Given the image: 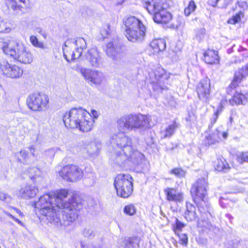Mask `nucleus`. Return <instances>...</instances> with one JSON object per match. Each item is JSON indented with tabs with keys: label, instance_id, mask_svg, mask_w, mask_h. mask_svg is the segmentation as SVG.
<instances>
[{
	"label": "nucleus",
	"instance_id": "obj_57",
	"mask_svg": "<svg viewBox=\"0 0 248 248\" xmlns=\"http://www.w3.org/2000/svg\"><path fill=\"white\" fill-rule=\"evenodd\" d=\"M13 209L20 216H23V213L17 208H16L15 207H13Z\"/></svg>",
	"mask_w": 248,
	"mask_h": 248
},
{
	"label": "nucleus",
	"instance_id": "obj_56",
	"mask_svg": "<svg viewBox=\"0 0 248 248\" xmlns=\"http://www.w3.org/2000/svg\"><path fill=\"white\" fill-rule=\"evenodd\" d=\"M93 248H108L107 245H104V244H102L100 245H98L95 247L94 246H93Z\"/></svg>",
	"mask_w": 248,
	"mask_h": 248
},
{
	"label": "nucleus",
	"instance_id": "obj_21",
	"mask_svg": "<svg viewBox=\"0 0 248 248\" xmlns=\"http://www.w3.org/2000/svg\"><path fill=\"white\" fill-rule=\"evenodd\" d=\"M200 213L203 216L201 217V219L205 220V216L207 217V215L209 213L208 211L207 212L206 215L203 211L202 212H200ZM185 217L187 221L197 220L198 225H200V218H198L196 213V207L190 202H187L186 203V211L185 212Z\"/></svg>",
	"mask_w": 248,
	"mask_h": 248
},
{
	"label": "nucleus",
	"instance_id": "obj_1",
	"mask_svg": "<svg viewBox=\"0 0 248 248\" xmlns=\"http://www.w3.org/2000/svg\"><path fill=\"white\" fill-rule=\"evenodd\" d=\"M150 116L140 113L125 115L117 120L116 127L119 132L111 136L108 145L116 163L122 165L130 161L139 165L144 160V155L137 149L136 141L125 134L150 128Z\"/></svg>",
	"mask_w": 248,
	"mask_h": 248
},
{
	"label": "nucleus",
	"instance_id": "obj_37",
	"mask_svg": "<svg viewBox=\"0 0 248 248\" xmlns=\"http://www.w3.org/2000/svg\"><path fill=\"white\" fill-rule=\"evenodd\" d=\"M124 212L127 215L132 216L135 214L136 209L133 205L128 204L124 207Z\"/></svg>",
	"mask_w": 248,
	"mask_h": 248
},
{
	"label": "nucleus",
	"instance_id": "obj_5",
	"mask_svg": "<svg viewBox=\"0 0 248 248\" xmlns=\"http://www.w3.org/2000/svg\"><path fill=\"white\" fill-rule=\"evenodd\" d=\"M68 196L64 199L63 201L58 204V208L63 209L62 211V225L67 226L70 223L75 221L78 217V211L81 208L80 203L78 202L75 200V196L68 192Z\"/></svg>",
	"mask_w": 248,
	"mask_h": 248
},
{
	"label": "nucleus",
	"instance_id": "obj_25",
	"mask_svg": "<svg viewBox=\"0 0 248 248\" xmlns=\"http://www.w3.org/2000/svg\"><path fill=\"white\" fill-rule=\"evenodd\" d=\"M248 98V93H242L241 92H236L229 102L232 106L234 105H244L247 102Z\"/></svg>",
	"mask_w": 248,
	"mask_h": 248
},
{
	"label": "nucleus",
	"instance_id": "obj_2",
	"mask_svg": "<svg viewBox=\"0 0 248 248\" xmlns=\"http://www.w3.org/2000/svg\"><path fill=\"white\" fill-rule=\"evenodd\" d=\"M68 191L62 189L56 192L54 196L49 194H45L40 197L38 201L34 203L35 212L41 217L42 219L56 226L62 224L57 210L58 204L68 196Z\"/></svg>",
	"mask_w": 248,
	"mask_h": 248
},
{
	"label": "nucleus",
	"instance_id": "obj_11",
	"mask_svg": "<svg viewBox=\"0 0 248 248\" xmlns=\"http://www.w3.org/2000/svg\"><path fill=\"white\" fill-rule=\"evenodd\" d=\"M27 104L28 108L34 111L45 110L49 102L48 97L43 93H35L31 94L27 98Z\"/></svg>",
	"mask_w": 248,
	"mask_h": 248
},
{
	"label": "nucleus",
	"instance_id": "obj_44",
	"mask_svg": "<svg viewBox=\"0 0 248 248\" xmlns=\"http://www.w3.org/2000/svg\"><path fill=\"white\" fill-rule=\"evenodd\" d=\"M10 29L7 26L6 23L0 18V32H8Z\"/></svg>",
	"mask_w": 248,
	"mask_h": 248
},
{
	"label": "nucleus",
	"instance_id": "obj_63",
	"mask_svg": "<svg viewBox=\"0 0 248 248\" xmlns=\"http://www.w3.org/2000/svg\"><path fill=\"white\" fill-rule=\"evenodd\" d=\"M196 38H197V39H198V38H199V35H198V33L196 34ZM201 38V37L199 36V39H200Z\"/></svg>",
	"mask_w": 248,
	"mask_h": 248
},
{
	"label": "nucleus",
	"instance_id": "obj_53",
	"mask_svg": "<svg viewBox=\"0 0 248 248\" xmlns=\"http://www.w3.org/2000/svg\"><path fill=\"white\" fill-rule=\"evenodd\" d=\"M80 245L81 248H93V246L88 248L86 243L83 241H80Z\"/></svg>",
	"mask_w": 248,
	"mask_h": 248
},
{
	"label": "nucleus",
	"instance_id": "obj_6",
	"mask_svg": "<svg viewBox=\"0 0 248 248\" xmlns=\"http://www.w3.org/2000/svg\"><path fill=\"white\" fill-rule=\"evenodd\" d=\"M125 27V35L132 42H142L145 38L146 28L142 23L135 16H130L124 20Z\"/></svg>",
	"mask_w": 248,
	"mask_h": 248
},
{
	"label": "nucleus",
	"instance_id": "obj_19",
	"mask_svg": "<svg viewBox=\"0 0 248 248\" xmlns=\"http://www.w3.org/2000/svg\"><path fill=\"white\" fill-rule=\"evenodd\" d=\"M86 59L92 67L100 68L103 66V60L100 53L95 48L90 49L87 51Z\"/></svg>",
	"mask_w": 248,
	"mask_h": 248
},
{
	"label": "nucleus",
	"instance_id": "obj_42",
	"mask_svg": "<svg viewBox=\"0 0 248 248\" xmlns=\"http://www.w3.org/2000/svg\"><path fill=\"white\" fill-rule=\"evenodd\" d=\"M179 237L180 243L183 245L186 246L188 242V237L186 234L178 233H176Z\"/></svg>",
	"mask_w": 248,
	"mask_h": 248
},
{
	"label": "nucleus",
	"instance_id": "obj_14",
	"mask_svg": "<svg viewBox=\"0 0 248 248\" xmlns=\"http://www.w3.org/2000/svg\"><path fill=\"white\" fill-rule=\"evenodd\" d=\"M149 76L155 90H162L166 89L164 83L168 79L169 76L163 68L161 67H157L149 74Z\"/></svg>",
	"mask_w": 248,
	"mask_h": 248
},
{
	"label": "nucleus",
	"instance_id": "obj_15",
	"mask_svg": "<svg viewBox=\"0 0 248 248\" xmlns=\"http://www.w3.org/2000/svg\"><path fill=\"white\" fill-rule=\"evenodd\" d=\"M79 73L88 82L96 86L101 85L105 80L103 74L96 70L81 68L79 69Z\"/></svg>",
	"mask_w": 248,
	"mask_h": 248
},
{
	"label": "nucleus",
	"instance_id": "obj_50",
	"mask_svg": "<svg viewBox=\"0 0 248 248\" xmlns=\"http://www.w3.org/2000/svg\"><path fill=\"white\" fill-rule=\"evenodd\" d=\"M206 140H207V143L208 145H212V144H214V143H210L213 140V136H212V135H210L209 136L206 137Z\"/></svg>",
	"mask_w": 248,
	"mask_h": 248
},
{
	"label": "nucleus",
	"instance_id": "obj_64",
	"mask_svg": "<svg viewBox=\"0 0 248 248\" xmlns=\"http://www.w3.org/2000/svg\"><path fill=\"white\" fill-rule=\"evenodd\" d=\"M232 121V117H230V122L231 123Z\"/></svg>",
	"mask_w": 248,
	"mask_h": 248
},
{
	"label": "nucleus",
	"instance_id": "obj_40",
	"mask_svg": "<svg viewBox=\"0 0 248 248\" xmlns=\"http://www.w3.org/2000/svg\"><path fill=\"white\" fill-rule=\"evenodd\" d=\"M170 173L174 175L177 177H182L185 175V172L181 168L172 169L170 171Z\"/></svg>",
	"mask_w": 248,
	"mask_h": 248
},
{
	"label": "nucleus",
	"instance_id": "obj_18",
	"mask_svg": "<svg viewBox=\"0 0 248 248\" xmlns=\"http://www.w3.org/2000/svg\"><path fill=\"white\" fill-rule=\"evenodd\" d=\"M197 91L199 99L207 102L210 96V80L206 78L201 80L197 87Z\"/></svg>",
	"mask_w": 248,
	"mask_h": 248
},
{
	"label": "nucleus",
	"instance_id": "obj_28",
	"mask_svg": "<svg viewBox=\"0 0 248 248\" xmlns=\"http://www.w3.org/2000/svg\"><path fill=\"white\" fill-rule=\"evenodd\" d=\"M101 147L100 142L93 141L86 146V149L89 156L93 157L98 155Z\"/></svg>",
	"mask_w": 248,
	"mask_h": 248
},
{
	"label": "nucleus",
	"instance_id": "obj_13",
	"mask_svg": "<svg viewBox=\"0 0 248 248\" xmlns=\"http://www.w3.org/2000/svg\"><path fill=\"white\" fill-rule=\"evenodd\" d=\"M106 52L107 55L116 63L124 62L126 59V52L121 48L116 41L107 44Z\"/></svg>",
	"mask_w": 248,
	"mask_h": 248
},
{
	"label": "nucleus",
	"instance_id": "obj_47",
	"mask_svg": "<svg viewBox=\"0 0 248 248\" xmlns=\"http://www.w3.org/2000/svg\"><path fill=\"white\" fill-rule=\"evenodd\" d=\"M35 32L41 34L45 39L46 38L47 34L46 32V31L44 30H43L41 28H40V27L36 28L35 29Z\"/></svg>",
	"mask_w": 248,
	"mask_h": 248
},
{
	"label": "nucleus",
	"instance_id": "obj_55",
	"mask_svg": "<svg viewBox=\"0 0 248 248\" xmlns=\"http://www.w3.org/2000/svg\"><path fill=\"white\" fill-rule=\"evenodd\" d=\"M106 26V28H105V31L106 32V35H108L109 34L110 26L109 25L107 24Z\"/></svg>",
	"mask_w": 248,
	"mask_h": 248
},
{
	"label": "nucleus",
	"instance_id": "obj_30",
	"mask_svg": "<svg viewBox=\"0 0 248 248\" xmlns=\"http://www.w3.org/2000/svg\"><path fill=\"white\" fill-rule=\"evenodd\" d=\"M215 168L216 170L218 171H223L224 172H226L228 170L230 167L228 164L225 161L224 162L221 160H217Z\"/></svg>",
	"mask_w": 248,
	"mask_h": 248
},
{
	"label": "nucleus",
	"instance_id": "obj_45",
	"mask_svg": "<svg viewBox=\"0 0 248 248\" xmlns=\"http://www.w3.org/2000/svg\"><path fill=\"white\" fill-rule=\"evenodd\" d=\"M0 200L6 202H9L11 201V197L8 194L0 191Z\"/></svg>",
	"mask_w": 248,
	"mask_h": 248
},
{
	"label": "nucleus",
	"instance_id": "obj_33",
	"mask_svg": "<svg viewBox=\"0 0 248 248\" xmlns=\"http://www.w3.org/2000/svg\"><path fill=\"white\" fill-rule=\"evenodd\" d=\"M26 172L31 179H33L35 178L36 176H39L40 171L37 168L32 167L27 170Z\"/></svg>",
	"mask_w": 248,
	"mask_h": 248
},
{
	"label": "nucleus",
	"instance_id": "obj_9",
	"mask_svg": "<svg viewBox=\"0 0 248 248\" xmlns=\"http://www.w3.org/2000/svg\"><path fill=\"white\" fill-rule=\"evenodd\" d=\"M86 47V42L83 38H78L75 41L68 40L62 48L63 57L68 62L78 59Z\"/></svg>",
	"mask_w": 248,
	"mask_h": 248
},
{
	"label": "nucleus",
	"instance_id": "obj_58",
	"mask_svg": "<svg viewBox=\"0 0 248 248\" xmlns=\"http://www.w3.org/2000/svg\"><path fill=\"white\" fill-rule=\"evenodd\" d=\"M86 170H88L90 171L92 177L93 178L94 177V174L92 171V169L90 167L86 168Z\"/></svg>",
	"mask_w": 248,
	"mask_h": 248
},
{
	"label": "nucleus",
	"instance_id": "obj_7",
	"mask_svg": "<svg viewBox=\"0 0 248 248\" xmlns=\"http://www.w3.org/2000/svg\"><path fill=\"white\" fill-rule=\"evenodd\" d=\"M143 6L149 13L154 15V21L157 23L166 24L172 19L163 0H149L144 2Z\"/></svg>",
	"mask_w": 248,
	"mask_h": 248
},
{
	"label": "nucleus",
	"instance_id": "obj_54",
	"mask_svg": "<svg viewBox=\"0 0 248 248\" xmlns=\"http://www.w3.org/2000/svg\"><path fill=\"white\" fill-rule=\"evenodd\" d=\"M193 12L192 11H190V9H189L187 7L184 10L185 15L186 16H188L191 13Z\"/></svg>",
	"mask_w": 248,
	"mask_h": 248
},
{
	"label": "nucleus",
	"instance_id": "obj_48",
	"mask_svg": "<svg viewBox=\"0 0 248 248\" xmlns=\"http://www.w3.org/2000/svg\"><path fill=\"white\" fill-rule=\"evenodd\" d=\"M187 7L190 9V11L194 12L196 8V5L193 0H191Z\"/></svg>",
	"mask_w": 248,
	"mask_h": 248
},
{
	"label": "nucleus",
	"instance_id": "obj_12",
	"mask_svg": "<svg viewBox=\"0 0 248 248\" xmlns=\"http://www.w3.org/2000/svg\"><path fill=\"white\" fill-rule=\"evenodd\" d=\"M62 178L69 182H76L82 179L84 176L82 170L75 165H68L63 167L59 171Z\"/></svg>",
	"mask_w": 248,
	"mask_h": 248
},
{
	"label": "nucleus",
	"instance_id": "obj_26",
	"mask_svg": "<svg viewBox=\"0 0 248 248\" xmlns=\"http://www.w3.org/2000/svg\"><path fill=\"white\" fill-rule=\"evenodd\" d=\"M138 245L136 240L132 238H121L118 240L119 248H137Z\"/></svg>",
	"mask_w": 248,
	"mask_h": 248
},
{
	"label": "nucleus",
	"instance_id": "obj_10",
	"mask_svg": "<svg viewBox=\"0 0 248 248\" xmlns=\"http://www.w3.org/2000/svg\"><path fill=\"white\" fill-rule=\"evenodd\" d=\"M133 178L129 174H119L115 178L114 186L118 196L127 198L133 192Z\"/></svg>",
	"mask_w": 248,
	"mask_h": 248
},
{
	"label": "nucleus",
	"instance_id": "obj_35",
	"mask_svg": "<svg viewBox=\"0 0 248 248\" xmlns=\"http://www.w3.org/2000/svg\"><path fill=\"white\" fill-rule=\"evenodd\" d=\"M59 150L58 148H51L48 149L44 151L43 155L46 158H52L54 156L57 151Z\"/></svg>",
	"mask_w": 248,
	"mask_h": 248
},
{
	"label": "nucleus",
	"instance_id": "obj_8",
	"mask_svg": "<svg viewBox=\"0 0 248 248\" xmlns=\"http://www.w3.org/2000/svg\"><path fill=\"white\" fill-rule=\"evenodd\" d=\"M208 186L206 180L202 178L198 179L193 184L191 189L193 200L199 208V211L202 212L203 209L206 215L208 212V206L206 202Z\"/></svg>",
	"mask_w": 248,
	"mask_h": 248
},
{
	"label": "nucleus",
	"instance_id": "obj_27",
	"mask_svg": "<svg viewBox=\"0 0 248 248\" xmlns=\"http://www.w3.org/2000/svg\"><path fill=\"white\" fill-rule=\"evenodd\" d=\"M203 60L210 64H215L218 62V56L217 51L213 50H208L204 53Z\"/></svg>",
	"mask_w": 248,
	"mask_h": 248
},
{
	"label": "nucleus",
	"instance_id": "obj_4",
	"mask_svg": "<svg viewBox=\"0 0 248 248\" xmlns=\"http://www.w3.org/2000/svg\"><path fill=\"white\" fill-rule=\"evenodd\" d=\"M0 48L5 54L20 63L27 64L33 61L32 54L23 43L0 38Z\"/></svg>",
	"mask_w": 248,
	"mask_h": 248
},
{
	"label": "nucleus",
	"instance_id": "obj_31",
	"mask_svg": "<svg viewBox=\"0 0 248 248\" xmlns=\"http://www.w3.org/2000/svg\"><path fill=\"white\" fill-rule=\"evenodd\" d=\"M31 44L35 47L45 49L46 48V46L42 42H39L37 38L34 35H31L30 38Z\"/></svg>",
	"mask_w": 248,
	"mask_h": 248
},
{
	"label": "nucleus",
	"instance_id": "obj_24",
	"mask_svg": "<svg viewBox=\"0 0 248 248\" xmlns=\"http://www.w3.org/2000/svg\"><path fill=\"white\" fill-rule=\"evenodd\" d=\"M179 127V124L174 121L172 124L168 125L166 127L162 128L160 131L161 139L170 138L175 132L176 130Z\"/></svg>",
	"mask_w": 248,
	"mask_h": 248
},
{
	"label": "nucleus",
	"instance_id": "obj_61",
	"mask_svg": "<svg viewBox=\"0 0 248 248\" xmlns=\"http://www.w3.org/2000/svg\"><path fill=\"white\" fill-rule=\"evenodd\" d=\"M200 33L202 35H204L205 33V30L203 29H201L200 31Z\"/></svg>",
	"mask_w": 248,
	"mask_h": 248
},
{
	"label": "nucleus",
	"instance_id": "obj_62",
	"mask_svg": "<svg viewBox=\"0 0 248 248\" xmlns=\"http://www.w3.org/2000/svg\"><path fill=\"white\" fill-rule=\"evenodd\" d=\"M124 0H122V1L121 2H118V3H117V5H121V4H123V3L124 1Z\"/></svg>",
	"mask_w": 248,
	"mask_h": 248
},
{
	"label": "nucleus",
	"instance_id": "obj_22",
	"mask_svg": "<svg viewBox=\"0 0 248 248\" xmlns=\"http://www.w3.org/2000/svg\"><path fill=\"white\" fill-rule=\"evenodd\" d=\"M38 192V189L34 186L27 184L21 187L17 192L22 198L29 199L34 197Z\"/></svg>",
	"mask_w": 248,
	"mask_h": 248
},
{
	"label": "nucleus",
	"instance_id": "obj_32",
	"mask_svg": "<svg viewBox=\"0 0 248 248\" xmlns=\"http://www.w3.org/2000/svg\"><path fill=\"white\" fill-rule=\"evenodd\" d=\"M19 154L21 157V158L19 157L18 158V160L20 162L23 164H29L31 163L29 160L28 152L24 150H22L20 151Z\"/></svg>",
	"mask_w": 248,
	"mask_h": 248
},
{
	"label": "nucleus",
	"instance_id": "obj_51",
	"mask_svg": "<svg viewBox=\"0 0 248 248\" xmlns=\"http://www.w3.org/2000/svg\"><path fill=\"white\" fill-rule=\"evenodd\" d=\"M29 150L31 153V154L33 156H35L34 152L35 151V147L33 145L29 147Z\"/></svg>",
	"mask_w": 248,
	"mask_h": 248
},
{
	"label": "nucleus",
	"instance_id": "obj_36",
	"mask_svg": "<svg viewBox=\"0 0 248 248\" xmlns=\"http://www.w3.org/2000/svg\"><path fill=\"white\" fill-rule=\"evenodd\" d=\"M82 234L85 237L92 239L95 236V232L93 229L91 228H86L82 231Z\"/></svg>",
	"mask_w": 248,
	"mask_h": 248
},
{
	"label": "nucleus",
	"instance_id": "obj_52",
	"mask_svg": "<svg viewBox=\"0 0 248 248\" xmlns=\"http://www.w3.org/2000/svg\"><path fill=\"white\" fill-rule=\"evenodd\" d=\"M91 114L93 117L95 119H96L98 116V112L94 109H92L91 110Z\"/></svg>",
	"mask_w": 248,
	"mask_h": 248
},
{
	"label": "nucleus",
	"instance_id": "obj_17",
	"mask_svg": "<svg viewBox=\"0 0 248 248\" xmlns=\"http://www.w3.org/2000/svg\"><path fill=\"white\" fill-rule=\"evenodd\" d=\"M10 12L15 15H21L29 7V0H6Z\"/></svg>",
	"mask_w": 248,
	"mask_h": 248
},
{
	"label": "nucleus",
	"instance_id": "obj_43",
	"mask_svg": "<svg viewBox=\"0 0 248 248\" xmlns=\"http://www.w3.org/2000/svg\"><path fill=\"white\" fill-rule=\"evenodd\" d=\"M211 135L213 136V140L210 142L211 143L217 142L220 140V133L218 129H216Z\"/></svg>",
	"mask_w": 248,
	"mask_h": 248
},
{
	"label": "nucleus",
	"instance_id": "obj_46",
	"mask_svg": "<svg viewBox=\"0 0 248 248\" xmlns=\"http://www.w3.org/2000/svg\"><path fill=\"white\" fill-rule=\"evenodd\" d=\"M3 212L4 213V214L5 215H7L10 217L12 218L14 221L16 222L19 225H20V226H23V225H24L23 223L20 220H19L18 219H17L16 217H15L14 216H13L11 214H10V213H9L8 212H7L5 210H3Z\"/></svg>",
	"mask_w": 248,
	"mask_h": 248
},
{
	"label": "nucleus",
	"instance_id": "obj_16",
	"mask_svg": "<svg viewBox=\"0 0 248 248\" xmlns=\"http://www.w3.org/2000/svg\"><path fill=\"white\" fill-rule=\"evenodd\" d=\"M0 69L4 75L11 78H18L23 73L22 69L16 65L9 64L4 59L0 61Z\"/></svg>",
	"mask_w": 248,
	"mask_h": 248
},
{
	"label": "nucleus",
	"instance_id": "obj_3",
	"mask_svg": "<svg viewBox=\"0 0 248 248\" xmlns=\"http://www.w3.org/2000/svg\"><path fill=\"white\" fill-rule=\"evenodd\" d=\"M63 121L66 127L78 128L83 132L90 131L94 122L92 115L81 108H73L65 113Z\"/></svg>",
	"mask_w": 248,
	"mask_h": 248
},
{
	"label": "nucleus",
	"instance_id": "obj_39",
	"mask_svg": "<svg viewBox=\"0 0 248 248\" xmlns=\"http://www.w3.org/2000/svg\"><path fill=\"white\" fill-rule=\"evenodd\" d=\"M185 226V225L177 218L175 219V225L173 226V231L175 233H180L182 229Z\"/></svg>",
	"mask_w": 248,
	"mask_h": 248
},
{
	"label": "nucleus",
	"instance_id": "obj_34",
	"mask_svg": "<svg viewBox=\"0 0 248 248\" xmlns=\"http://www.w3.org/2000/svg\"><path fill=\"white\" fill-rule=\"evenodd\" d=\"M222 111V106H221V103L220 104V106L218 108V109L217 110L216 112L214 113L213 115L212 118L210 119V124L209 125V129H210L212 127L213 124H215L218 119V115L219 113Z\"/></svg>",
	"mask_w": 248,
	"mask_h": 248
},
{
	"label": "nucleus",
	"instance_id": "obj_38",
	"mask_svg": "<svg viewBox=\"0 0 248 248\" xmlns=\"http://www.w3.org/2000/svg\"><path fill=\"white\" fill-rule=\"evenodd\" d=\"M236 159L240 163H242L244 162H248V152L238 153Z\"/></svg>",
	"mask_w": 248,
	"mask_h": 248
},
{
	"label": "nucleus",
	"instance_id": "obj_60",
	"mask_svg": "<svg viewBox=\"0 0 248 248\" xmlns=\"http://www.w3.org/2000/svg\"><path fill=\"white\" fill-rule=\"evenodd\" d=\"M228 134L226 132H223L222 133V136L224 139H226L227 137Z\"/></svg>",
	"mask_w": 248,
	"mask_h": 248
},
{
	"label": "nucleus",
	"instance_id": "obj_49",
	"mask_svg": "<svg viewBox=\"0 0 248 248\" xmlns=\"http://www.w3.org/2000/svg\"><path fill=\"white\" fill-rule=\"evenodd\" d=\"M219 0H208V3L213 7H215Z\"/></svg>",
	"mask_w": 248,
	"mask_h": 248
},
{
	"label": "nucleus",
	"instance_id": "obj_59",
	"mask_svg": "<svg viewBox=\"0 0 248 248\" xmlns=\"http://www.w3.org/2000/svg\"><path fill=\"white\" fill-rule=\"evenodd\" d=\"M241 3V5H240V6L242 7L243 8H247L248 7V5L246 2H242Z\"/></svg>",
	"mask_w": 248,
	"mask_h": 248
},
{
	"label": "nucleus",
	"instance_id": "obj_41",
	"mask_svg": "<svg viewBox=\"0 0 248 248\" xmlns=\"http://www.w3.org/2000/svg\"><path fill=\"white\" fill-rule=\"evenodd\" d=\"M241 15H242V13L241 12L236 14L235 16H233L232 18H230L228 20V22L232 24L237 23L240 20Z\"/></svg>",
	"mask_w": 248,
	"mask_h": 248
},
{
	"label": "nucleus",
	"instance_id": "obj_20",
	"mask_svg": "<svg viewBox=\"0 0 248 248\" xmlns=\"http://www.w3.org/2000/svg\"><path fill=\"white\" fill-rule=\"evenodd\" d=\"M247 76H248V63L245 66L235 72L233 79L227 88V92H229L230 89H235L241 81Z\"/></svg>",
	"mask_w": 248,
	"mask_h": 248
},
{
	"label": "nucleus",
	"instance_id": "obj_23",
	"mask_svg": "<svg viewBox=\"0 0 248 248\" xmlns=\"http://www.w3.org/2000/svg\"><path fill=\"white\" fill-rule=\"evenodd\" d=\"M166 199L169 202H181L183 201V194L177 189L168 187L164 190Z\"/></svg>",
	"mask_w": 248,
	"mask_h": 248
},
{
	"label": "nucleus",
	"instance_id": "obj_29",
	"mask_svg": "<svg viewBox=\"0 0 248 248\" xmlns=\"http://www.w3.org/2000/svg\"><path fill=\"white\" fill-rule=\"evenodd\" d=\"M155 53L164 50L166 48V42L163 39H157L153 40L150 44Z\"/></svg>",
	"mask_w": 248,
	"mask_h": 248
}]
</instances>
